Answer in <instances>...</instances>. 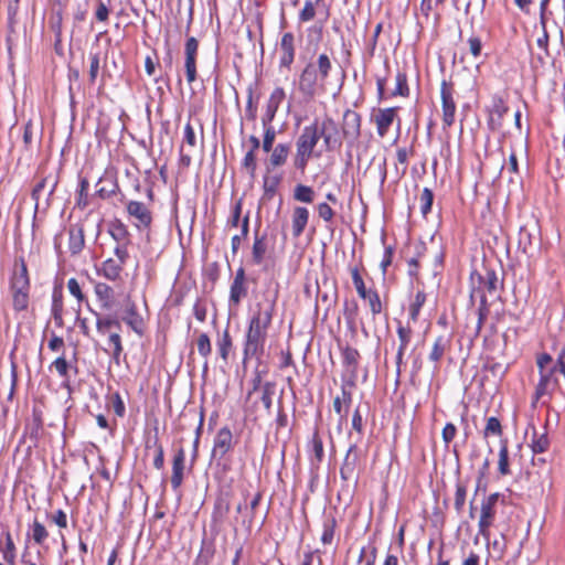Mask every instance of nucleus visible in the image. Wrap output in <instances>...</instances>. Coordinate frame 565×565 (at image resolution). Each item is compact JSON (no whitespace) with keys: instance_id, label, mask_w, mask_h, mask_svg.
Listing matches in <instances>:
<instances>
[{"instance_id":"473e14b6","label":"nucleus","mask_w":565,"mask_h":565,"mask_svg":"<svg viewBox=\"0 0 565 565\" xmlns=\"http://www.w3.org/2000/svg\"><path fill=\"white\" fill-rule=\"evenodd\" d=\"M425 302L426 294L424 292V290H418L408 308V316L413 322H416L418 320L420 310Z\"/></svg>"},{"instance_id":"cd10ccee","label":"nucleus","mask_w":565,"mask_h":565,"mask_svg":"<svg viewBox=\"0 0 565 565\" xmlns=\"http://www.w3.org/2000/svg\"><path fill=\"white\" fill-rule=\"evenodd\" d=\"M122 268V263L115 260L114 258H108L102 263V267L98 273L106 279L116 281L120 279Z\"/></svg>"},{"instance_id":"338daca9","label":"nucleus","mask_w":565,"mask_h":565,"mask_svg":"<svg viewBox=\"0 0 565 565\" xmlns=\"http://www.w3.org/2000/svg\"><path fill=\"white\" fill-rule=\"evenodd\" d=\"M153 446L156 448V456L153 458V467L158 470L163 469L164 466V450L158 438L154 439Z\"/></svg>"},{"instance_id":"c9c22d12","label":"nucleus","mask_w":565,"mask_h":565,"mask_svg":"<svg viewBox=\"0 0 565 565\" xmlns=\"http://www.w3.org/2000/svg\"><path fill=\"white\" fill-rule=\"evenodd\" d=\"M50 370H55L56 373L62 377L64 379L66 382L70 381V369H71V364L67 362L64 353H62V355H60L58 358H56L50 365L49 367Z\"/></svg>"},{"instance_id":"72a5a7b5","label":"nucleus","mask_w":565,"mask_h":565,"mask_svg":"<svg viewBox=\"0 0 565 565\" xmlns=\"http://www.w3.org/2000/svg\"><path fill=\"white\" fill-rule=\"evenodd\" d=\"M28 535L31 536L36 544L42 545L49 537V532L45 526L35 519L30 525Z\"/></svg>"},{"instance_id":"aec40b11","label":"nucleus","mask_w":565,"mask_h":565,"mask_svg":"<svg viewBox=\"0 0 565 565\" xmlns=\"http://www.w3.org/2000/svg\"><path fill=\"white\" fill-rule=\"evenodd\" d=\"M323 9V21H327L330 15L329 7L324 3V0H307L302 10L299 12V21L308 22L315 19L317 9Z\"/></svg>"},{"instance_id":"7c9ffc66","label":"nucleus","mask_w":565,"mask_h":565,"mask_svg":"<svg viewBox=\"0 0 565 565\" xmlns=\"http://www.w3.org/2000/svg\"><path fill=\"white\" fill-rule=\"evenodd\" d=\"M267 250V244L265 236H258L255 234L254 244L252 248V258L253 263L256 265H260L264 260L265 254Z\"/></svg>"},{"instance_id":"4d7b16f0","label":"nucleus","mask_w":565,"mask_h":565,"mask_svg":"<svg viewBox=\"0 0 565 565\" xmlns=\"http://www.w3.org/2000/svg\"><path fill=\"white\" fill-rule=\"evenodd\" d=\"M100 68V58L98 53H90L89 54V71H88V77L89 83L94 84L96 82V78L98 76Z\"/></svg>"},{"instance_id":"4be33fe9","label":"nucleus","mask_w":565,"mask_h":565,"mask_svg":"<svg viewBox=\"0 0 565 565\" xmlns=\"http://www.w3.org/2000/svg\"><path fill=\"white\" fill-rule=\"evenodd\" d=\"M309 221V210L305 206H295L291 215L292 236L298 238L305 231Z\"/></svg>"},{"instance_id":"7ed1b4c3","label":"nucleus","mask_w":565,"mask_h":565,"mask_svg":"<svg viewBox=\"0 0 565 565\" xmlns=\"http://www.w3.org/2000/svg\"><path fill=\"white\" fill-rule=\"evenodd\" d=\"M332 68L331 60L322 53L318 56L317 63H308L302 70L298 89L307 98H312L317 93L318 85L323 86Z\"/></svg>"},{"instance_id":"412c9836","label":"nucleus","mask_w":565,"mask_h":565,"mask_svg":"<svg viewBox=\"0 0 565 565\" xmlns=\"http://www.w3.org/2000/svg\"><path fill=\"white\" fill-rule=\"evenodd\" d=\"M397 107H388L384 109H379V113L375 116V124L377 135L380 137H385L388 132L391 125L394 121L396 116Z\"/></svg>"},{"instance_id":"774afa93","label":"nucleus","mask_w":565,"mask_h":565,"mask_svg":"<svg viewBox=\"0 0 565 565\" xmlns=\"http://www.w3.org/2000/svg\"><path fill=\"white\" fill-rule=\"evenodd\" d=\"M128 244H129V242L117 243L114 248V254L117 257L115 260H118V262L122 263L124 265L127 263V260L129 258V253H128V248H127Z\"/></svg>"},{"instance_id":"6e6552de","label":"nucleus","mask_w":565,"mask_h":565,"mask_svg":"<svg viewBox=\"0 0 565 565\" xmlns=\"http://www.w3.org/2000/svg\"><path fill=\"white\" fill-rule=\"evenodd\" d=\"M120 318L139 337L143 335L145 320L138 312L136 302L129 296L124 301V310Z\"/></svg>"},{"instance_id":"f8f14e48","label":"nucleus","mask_w":565,"mask_h":565,"mask_svg":"<svg viewBox=\"0 0 565 565\" xmlns=\"http://www.w3.org/2000/svg\"><path fill=\"white\" fill-rule=\"evenodd\" d=\"M199 42L194 36L188 38L184 44V68L186 81L192 84L196 79V56Z\"/></svg>"},{"instance_id":"1a4fd4ad","label":"nucleus","mask_w":565,"mask_h":565,"mask_svg":"<svg viewBox=\"0 0 565 565\" xmlns=\"http://www.w3.org/2000/svg\"><path fill=\"white\" fill-rule=\"evenodd\" d=\"M43 433V412L40 407L34 406L32 408V415L31 418L26 422L24 431H23V439H29L31 447H38L39 440Z\"/></svg>"},{"instance_id":"f03ea898","label":"nucleus","mask_w":565,"mask_h":565,"mask_svg":"<svg viewBox=\"0 0 565 565\" xmlns=\"http://www.w3.org/2000/svg\"><path fill=\"white\" fill-rule=\"evenodd\" d=\"M276 307V296L266 298L255 305L248 321L245 334L243 361L255 358L260 360L264 355L268 329L271 326Z\"/></svg>"},{"instance_id":"58836bf2","label":"nucleus","mask_w":565,"mask_h":565,"mask_svg":"<svg viewBox=\"0 0 565 565\" xmlns=\"http://www.w3.org/2000/svg\"><path fill=\"white\" fill-rule=\"evenodd\" d=\"M550 447V439L547 437L546 433L537 434L536 431L533 433V437L531 440V448L534 454H542L545 452Z\"/></svg>"},{"instance_id":"3c124183","label":"nucleus","mask_w":565,"mask_h":565,"mask_svg":"<svg viewBox=\"0 0 565 565\" xmlns=\"http://www.w3.org/2000/svg\"><path fill=\"white\" fill-rule=\"evenodd\" d=\"M540 377H545L547 382H550L555 387L558 386L561 372L558 370V364L555 362L550 369L539 371Z\"/></svg>"},{"instance_id":"5701e85b","label":"nucleus","mask_w":565,"mask_h":565,"mask_svg":"<svg viewBox=\"0 0 565 565\" xmlns=\"http://www.w3.org/2000/svg\"><path fill=\"white\" fill-rule=\"evenodd\" d=\"M85 246L83 226L73 224L68 228V249L72 255H78Z\"/></svg>"},{"instance_id":"09e8293b","label":"nucleus","mask_w":565,"mask_h":565,"mask_svg":"<svg viewBox=\"0 0 565 565\" xmlns=\"http://www.w3.org/2000/svg\"><path fill=\"white\" fill-rule=\"evenodd\" d=\"M434 202V193L429 188H424L420 194V212L423 216H427L431 211Z\"/></svg>"},{"instance_id":"bf43d9fd","label":"nucleus","mask_w":565,"mask_h":565,"mask_svg":"<svg viewBox=\"0 0 565 565\" xmlns=\"http://www.w3.org/2000/svg\"><path fill=\"white\" fill-rule=\"evenodd\" d=\"M349 408L347 407L339 397H334L333 399V409L339 415L338 429H342V425L347 422Z\"/></svg>"},{"instance_id":"423d86ee","label":"nucleus","mask_w":565,"mask_h":565,"mask_svg":"<svg viewBox=\"0 0 565 565\" xmlns=\"http://www.w3.org/2000/svg\"><path fill=\"white\" fill-rule=\"evenodd\" d=\"M455 89L451 83L443 81L440 85V98L443 109V128L447 129L455 122L456 115V103H455Z\"/></svg>"},{"instance_id":"79ce46f5","label":"nucleus","mask_w":565,"mask_h":565,"mask_svg":"<svg viewBox=\"0 0 565 565\" xmlns=\"http://www.w3.org/2000/svg\"><path fill=\"white\" fill-rule=\"evenodd\" d=\"M362 299L366 300L370 306V310L373 316H376L382 312L383 306L380 299V295L376 290L370 289Z\"/></svg>"},{"instance_id":"052dcab7","label":"nucleus","mask_w":565,"mask_h":565,"mask_svg":"<svg viewBox=\"0 0 565 565\" xmlns=\"http://www.w3.org/2000/svg\"><path fill=\"white\" fill-rule=\"evenodd\" d=\"M198 351L200 355H202L204 359H207V356L212 352V345L210 338L206 333H201L196 341Z\"/></svg>"},{"instance_id":"13d9d810","label":"nucleus","mask_w":565,"mask_h":565,"mask_svg":"<svg viewBox=\"0 0 565 565\" xmlns=\"http://www.w3.org/2000/svg\"><path fill=\"white\" fill-rule=\"evenodd\" d=\"M484 437H489L490 435L501 436L502 435V426L500 420L497 417H489L487 419V425L483 431Z\"/></svg>"},{"instance_id":"864d4df0","label":"nucleus","mask_w":565,"mask_h":565,"mask_svg":"<svg viewBox=\"0 0 565 565\" xmlns=\"http://www.w3.org/2000/svg\"><path fill=\"white\" fill-rule=\"evenodd\" d=\"M263 127H264V139L262 142V147L265 152H270V150L274 148L273 145H274V141L276 138V130L270 124L263 126Z\"/></svg>"},{"instance_id":"9d476101","label":"nucleus","mask_w":565,"mask_h":565,"mask_svg":"<svg viewBox=\"0 0 565 565\" xmlns=\"http://www.w3.org/2000/svg\"><path fill=\"white\" fill-rule=\"evenodd\" d=\"M126 209L138 231H145L150 227L152 214L145 203L140 201H129Z\"/></svg>"},{"instance_id":"bb28decb","label":"nucleus","mask_w":565,"mask_h":565,"mask_svg":"<svg viewBox=\"0 0 565 565\" xmlns=\"http://www.w3.org/2000/svg\"><path fill=\"white\" fill-rule=\"evenodd\" d=\"M88 309L96 319V330L100 335L107 334L113 329L114 324H118V316L102 315L90 307H88Z\"/></svg>"},{"instance_id":"4468645a","label":"nucleus","mask_w":565,"mask_h":565,"mask_svg":"<svg viewBox=\"0 0 565 565\" xmlns=\"http://www.w3.org/2000/svg\"><path fill=\"white\" fill-rule=\"evenodd\" d=\"M509 107L500 95H493L491 98V106L489 108L488 126L491 130L501 128L504 115L508 113Z\"/></svg>"},{"instance_id":"a878e982","label":"nucleus","mask_w":565,"mask_h":565,"mask_svg":"<svg viewBox=\"0 0 565 565\" xmlns=\"http://www.w3.org/2000/svg\"><path fill=\"white\" fill-rule=\"evenodd\" d=\"M270 157H269V163L267 166V170L275 169L278 167H281L286 163L289 152H290V145L289 143H277L271 150H270Z\"/></svg>"},{"instance_id":"ddd939ff","label":"nucleus","mask_w":565,"mask_h":565,"mask_svg":"<svg viewBox=\"0 0 565 565\" xmlns=\"http://www.w3.org/2000/svg\"><path fill=\"white\" fill-rule=\"evenodd\" d=\"M361 116L354 110L347 109L343 114L342 136L350 145L354 143L361 135Z\"/></svg>"},{"instance_id":"9b49d317","label":"nucleus","mask_w":565,"mask_h":565,"mask_svg":"<svg viewBox=\"0 0 565 565\" xmlns=\"http://www.w3.org/2000/svg\"><path fill=\"white\" fill-rule=\"evenodd\" d=\"M234 447L233 434L231 429L225 426L217 430L214 440L211 456L214 459L222 460Z\"/></svg>"},{"instance_id":"a19ab883","label":"nucleus","mask_w":565,"mask_h":565,"mask_svg":"<svg viewBox=\"0 0 565 565\" xmlns=\"http://www.w3.org/2000/svg\"><path fill=\"white\" fill-rule=\"evenodd\" d=\"M108 344L111 347V358L118 364L120 360V355L124 351L121 337L118 332L109 333L108 335Z\"/></svg>"},{"instance_id":"b1692460","label":"nucleus","mask_w":565,"mask_h":565,"mask_svg":"<svg viewBox=\"0 0 565 565\" xmlns=\"http://www.w3.org/2000/svg\"><path fill=\"white\" fill-rule=\"evenodd\" d=\"M99 307L103 310H110L114 305V289L105 282H96L94 287Z\"/></svg>"},{"instance_id":"dca6fc26","label":"nucleus","mask_w":565,"mask_h":565,"mask_svg":"<svg viewBox=\"0 0 565 565\" xmlns=\"http://www.w3.org/2000/svg\"><path fill=\"white\" fill-rule=\"evenodd\" d=\"M285 96L286 95H285V90H284L282 87H276L271 92V94H270V96L268 98L267 105H266L265 113H264V115L262 117L263 126L271 124V121L274 120L280 104L285 99Z\"/></svg>"},{"instance_id":"680f3d73","label":"nucleus","mask_w":565,"mask_h":565,"mask_svg":"<svg viewBox=\"0 0 565 565\" xmlns=\"http://www.w3.org/2000/svg\"><path fill=\"white\" fill-rule=\"evenodd\" d=\"M89 188V183L87 179L83 178L79 181V190L77 193V206L84 209L88 205L87 191Z\"/></svg>"},{"instance_id":"c85d7f7f","label":"nucleus","mask_w":565,"mask_h":565,"mask_svg":"<svg viewBox=\"0 0 565 565\" xmlns=\"http://www.w3.org/2000/svg\"><path fill=\"white\" fill-rule=\"evenodd\" d=\"M63 294L61 289L54 288L52 292V306L51 313L54 319L56 327L62 328L63 321Z\"/></svg>"},{"instance_id":"4c0bfd02","label":"nucleus","mask_w":565,"mask_h":565,"mask_svg":"<svg viewBox=\"0 0 565 565\" xmlns=\"http://www.w3.org/2000/svg\"><path fill=\"white\" fill-rule=\"evenodd\" d=\"M498 469L502 476H507L510 473L509 450H508V440L507 439L501 440V444H500Z\"/></svg>"},{"instance_id":"5fc2aeb1","label":"nucleus","mask_w":565,"mask_h":565,"mask_svg":"<svg viewBox=\"0 0 565 565\" xmlns=\"http://www.w3.org/2000/svg\"><path fill=\"white\" fill-rule=\"evenodd\" d=\"M2 557L9 564L13 565L15 559V546L11 535L8 533L4 547L2 548Z\"/></svg>"},{"instance_id":"69168bd1","label":"nucleus","mask_w":565,"mask_h":565,"mask_svg":"<svg viewBox=\"0 0 565 565\" xmlns=\"http://www.w3.org/2000/svg\"><path fill=\"white\" fill-rule=\"evenodd\" d=\"M67 289L72 296H74L78 302H83L86 300L85 295L82 291V288L75 278H70L67 281Z\"/></svg>"},{"instance_id":"de8ad7c7","label":"nucleus","mask_w":565,"mask_h":565,"mask_svg":"<svg viewBox=\"0 0 565 565\" xmlns=\"http://www.w3.org/2000/svg\"><path fill=\"white\" fill-rule=\"evenodd\" d=\"M280 183L279 177H265L264 178V195L266 199L270 200L277 192L278 185Z\"/></svg>"},{"instance_id":"0eeeda50","label":"nucleus","mask_w":565,"mask_h":565,"mask_svg":"<svg viewBox=\"0 0 565 565\" xmlns=\"http://www.w3.org/2000/svg\"><path fill=\"white\" fill-rule=\"evenodd\" d=\"M30 278L23 257L15 259L9 280L10 292H30Z\"/></svg>"},{"instance_id":"c03bdc74","label":"nucleus","mask_w":565,"mask_h":565,"mask_svg":"<svg viewBox=\"0 0 565 565\" xmlns=\"http://www.w3.org/2000/svg\"><path fill=\"white\" fill-rule=\"evenodd\" d=\"M232 345L233 343L230 332L228 330H225L222 337L217 340L218 354L224 361H227Z\"/></svg>"},{"instance_id":"603ef678","label":"nucleus","mask_w":565,"mask_h":565,"mask_svg":"<svg viewBox=\"0 0 565 565\" xmlns=\"http://www.w3.org/2000/svg\"><path fill=\"white\" fill-rule=\"evenodd\" d=\"M466 497H467V487L461 482H457L456 492H455V503H454L457 513H461V511L465 507Z\"/></svg>"},{"instance_id":"49530a36","label":"nucleus","mask_w":565,"mask_h":565,"mask_svg":"<svg viewBox=\"0 0 565 565\" xmlns=\"http://www.w3.org/2000/svg\"><path fill=\"white\" fill-rule=\"evenodd\" d=\"M12 306L17 312L28 309L30 301V292H11Z\"/></svg>"},{"instance_id":"a211bd4d","label":"nucleus","mask_w":565,"mask_h":565,"mask_svg":"<svg viewBox=\"0 0 565 565\" xmlns=\"http://www.w3.org/2000/svg\"><path fill=\"white\" fill-rule=\"evenodd\" d=\"M184 469L185 451L181 447L177 450L172 461L171 486L174 491H177L183 482Z\"/></svg>"},{"instance_id":"ea45409f","label":"nucleus","mask_w":565,"mask_h":565,"mask_svg":"<svg viewBox=\"0 0 565 565\" xmlns=\"http://www.w3.org/2000/svg\"><path fill=\"white\" fill-rule=\"evenodd\" d=\"M276 383L275 382H265L262 386V396L260 401L269 413L273 405V396L275 394Z\"/></svg>"},{"instance_id":"f3484780","label":"nucleus","mask_w":565,"mask_h":565,"mask_svg":"<svg viewBox=\"0 0 565 565\" xmlns=\"http://www.w3.org/2000/svg\"><path fill=\"white\" fill-rule=\"evenodd\" d=\"M412 334L413 332L411 327H404L402 323H398L397 335L399 340V345L395 358L397 377L401 375L404 353L411 342Z\"/></svg>"},{"instance_id":"8fccbe9b","label":"nucleus","mask_w":565,"mask_h":565,"mask_svg":"<svg viewBox=\"0 0 565 565\" xmlns=\"http://www.w3.org/2000/svg\"><path fill=\"white\" fill-rule=\"evenodd\" d=\"M310 444L315 459L317 460L318 463H320L323 460L324 450L323 441L317 430L313 433Z\"/></svg>"},{"instance_id":"e2e57ef3","label":"nucleus","mask_w":565,"mask_h":565,"mask_svg":"<svg viewBox=\"0 0 565 565\" xmlns=\"http://www.w3.org/2000/svg\"><path fill=\"white\" fill-rule=\"evenodd\" d=\"M242 206H243L242 200H238L233 205L231 216L227 220V226L228 227H237L239 222H242L241 221Z\"/></svg>"},{"instance_id":"2f4dec72","label":"nucleus","mask_w":565,"mask_h":565,"mask_svg":"<svg viewBox=\"0 0 565 565\" xmlns=\"http://www.w3.org/2000/svg\"><path fill=\"white\" fill-rule=\"evenodd\" d=\"M108 232L110 236L116 241V243L129 242L128 228L120 221H115L110 223Z\"/></svg>"},{"instance_id":"0e129e2a","label":"nucleus","mask_w":565,"mask_h":565,"mask_svg":"<svg viewBox=\"0 0 565 565\" xmlns=\"http://www.w3.org/2000/svg\"><path fill=\"white\" fill-rule=\"evenodd\" d=\"M243 168H245L250 177L255 175L257 163H256V157L255 152L253 150H248L242 161Z\"/></svg>"},{"instance_id":"393cba45","label":"nucleus","mask_w":565,"mask_h":565,"mask_svg":"<svg viewBox=\"0 0 565 565\" xmlns=\"http://www.w3.org/2000/svg\"><path fill=\"white\" fill-rule=\"evenodd\" d=\"M450 344H451L450 335L441 334L435 339L428 359H429V361H431L436 364V366H435L436 369H437V364L441 361L445 352L447 350H449Z\"/></svg>"},{"instance_id":"37998d69","label":"nucleus","mask_w":565,"mask_h":565,"mask_svg":"<svg viewBox=\"0 0 565 565\" xmlns=\"http://www.w3.org/2000/svg\"><path fill=\"white\" fill-rule=\"evenodd\" d=\"M556 387L546 381L545 377H540V381L535 387L533 403L541 401L544 396L551 395Z\"/></svg>"},{"instance_id":"c756f323","label":"nucleus","mask_w":565,"mask_h":565,"mask_svg":"<svg viewBox=\"0 0 565 565\" xmlns=\"http://www.w3.org/2000/svg\"><path fill=\"white\" fill-rule=\"evenodd\" d=\"M248 288L246 282L232 281L230 287L228 303L231 307H236L241 303L242 299L247 296Z\"/></svg>"},{"instance_id":"f257e3e1","label":"nucleus","mask_w":565,"mask_h":565,"mask_svg":"<svg viewBox=\"0 0 565 565\" xmlns=\"http://www.w3.org/2000/svg\"><path fill=\"white\" fill-rule=\"evenodd\" d=\"M338 134V124L331 117H326L322 121L316 118L310 125L305 126L296 140L294 168L303 173L309 160L312 157H320V153L315 151L320 138L323 140L326 151L339 149L342 140Z\"/></svg>"},{"instance_id":"a18cd8bd","label":"nucleus","mask_w":565,"mask_h":565,"mask_svg":"<svg viewBox=\"0 0 565 565\" xmlns=\"http://www.w3.org/2000/svg\"><path fill=\"white\" fill-rule=\"evenodd\" d=\"M395 89L392 92V96H408L409 88L407 85V75L404 72H397Z\"/></svg>"},{"instance_id":"39448f33","label":"nucleus","mask_w":565,"mask_h":565,"mask_svg":"<svg viewBox=\"0 0 565 565\" xmlns=\"http://www.w3.org/2000/svg\"><path fill=\"white\" fill-rule=\"evenodd\" d=\"M500 498V493L494 492L488 495L481 503L480 519L478 522V532L484 537L489 539L490 527L493 524L495 516V505Z\"/></svg>"},{"instance_id":"2eb2a0df","label":"nucleus","mask_w":565,"mask_h":565,"mask_svg":"<svg viewBox=\"0 0 565 565\" xmlns=\"http://www.w3.org/2000/svg\"><path fill=\"white\" fill-rule=\"evenodd\" d=\"M359 459L360 455L358 446L356 444H352L347 450V454L340 468V476L342 480L349 481L353 477Z\"/></svg>"},{"instance_id":"20e7f679","label":"nucleus","mask_w":565,"mask_h":565,"mask_svg":"<svg viewBox=\"0 0 565 565\" xmlns=\"http://www.w3.org/2000/svg\"><path fill=\"white\" fill-rule=\"evenodd\" d=\"M499 279L493 269L484 268L483 271L473 270L470 274V300L473 301L479 292L493 295L498 291Z\"/></svg>"},{"instance_id":"f704fd0d","label":"nucleus","mask_w":565,"mask_h":565,"mask_svg":"<svg viewBox=\"0 0 565 565\" xmlns=\"http://www.w3.org/2000/svg\"><path fill=\"white\" fill-rule=\"evenodd\" d=\"M337 526V521L334 516H327L323 520V531L321 535V542L323 545H330L333 542L334 539V531Z\"/></svg>"},{"instance_id":"e433bc0d","label":"nucleus","mask_w":565,"mask_h":565,"mask_svg":"<svg viewBox=\"0 0 565 565\" xmlns=\"http://www.w3.org/2000/svg\"><path fill=\"white\" fill-rule=\"evenodd\" d=\"M294 199L301 203H312L315 199V191L309 185L298 184L294 190Z\"/></svg>"},{"instance_id":"6e6d98bb","label":"nucleus","mask_w":565,"mask_h":565,"mask_svg":"<svg viewBox=\"0 0 565 565\" xmlns=\"http://www.w3.org/2000/svg\"><path fill=\"white\" fill-rule=\"evenodd\" d=\"M351 273V277H352V281H353V285L356 289V292L360 297H364L365 294L370 290V289H366L365 287V284L363 281V278L359 271V268L358 267H353L351 268L350 270Z\"/></svg>"},{"instance_id":"6ab92c4d","label":"nucleus","mask_w":565,"mask_h":565,"mask_svg":"<svg viewBox=\"0 0 565 565\" xmlns=\"http://www.w3.org/2000/svg\"><path fill=\"white\" fill-rule=\"evenodd\" d=\"M341 354H342L343 365L345 366L347 371L350 373V376H351L349 384L351 386H354V380H355L356 373H358L360 353L356 349L347 345L345 348L342 349Z\"/></svg>"}]
</instances>
